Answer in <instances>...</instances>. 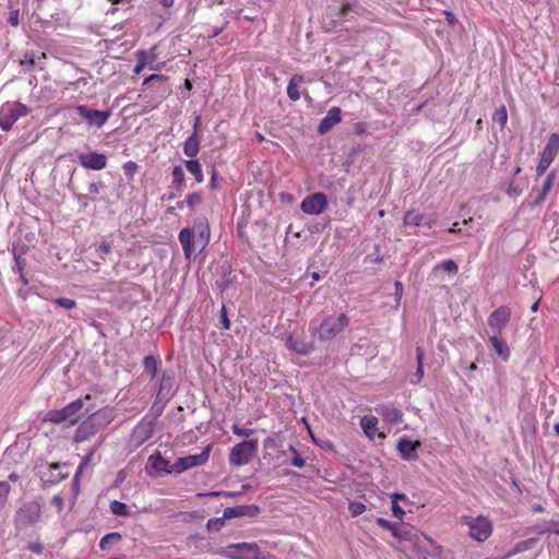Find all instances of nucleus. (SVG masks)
Listing matches in <instances>:
<instances>
[{
    "label": "nucleus",
    "mask_w": 559,
    "mask_h": 559,
    "mask_svg": "<svg viewBox=\"0 0 559 559\" xmlns=\"http://www.w3.org/2000/svg\"><path fill=\"white\" fill-rule=\"evenodd\" d=\"M10 492V485L7 481H0V509L4 507L8 495Z\"/></svg>",
    "instance_id": "49"
},
{
    "label": "nucleus",
    "mask_w": 559,
    "mask_h": 559,
    "mask_svg": "<svg viewBox=\"0 0 559 559\" xmlns=\"http://www.w3.org/2000/svg\"><path fill=\"white\" fill-rule=\"evenodd\" d=\"M114 420L112 408L105 407L92 413L86 420L82 421L73 437L76 443L88 440L96 435L102 428L108 426Z\"/></svg>",
    "instance_id": "1"
},
{
    "label": "nucleus",
    "mask_w": 559,
    "mask_h": 559,
    "mask_svg": "<svg viewBox=\"0 0 559 559\" xmlns=\"http://www.w3.org/2000/svg\"><path fill=\"white\" fill-rule=\"evenodd\" d=\"M377 524L382 527L383 530H386V531H390L391 534L393 533L395 526L397 523H394V522H391L386 519H383V518H378L376 520Z\"/></svg>",
    "instance_id": "54"
},
{
    "label": "nucleus",
    "mask_w": 559,
    "mask_h": 559,
    "mask_svg": "<svg viewBox=\"0 0 559 559\" xmlns=\"http://www.w3.org/2000/svg\"><path fill=\"white\" fill-rule=\"evenodd\" d=\"M555 179H556V173L550 171L543 182L542 191L548 194L555 183Z\"/></svg>",
    "instance_id": "47"
},
{
    "label": "nucleus",
    "mask_w": 559,
    "mask_h": 559,
    "mask_svg": "<svg viewBox=\"0 0 559 559\" xmlns=\"http://www.w3.org/2000/svg\"><path fill=\"white\" fill-rule=\"evenodd\" d=\"M78 114L87 122L88 126L102 128L109 119L110 111L90 108L85 105H79Z\"/></svg>",
    "instance_id": "15"
},
{
    "label": "nucleus",
    "mask_w": 559,
    "mask_h": 559,
    "mask_svg": "<svg viewBox=\"0 0 559 559\" xmlns=\"http://www.w3.org/2000/svg\"><path fill=\"white\" fill-rule=\"evenodd\" d=\"M169 401L170 400H159L158 395L155 396L150 409V413L153 415V418L151 419L153 423H155V420L163 414L165 406Z\"/></svg>",
    "instance_id": "36"
},
{
    "label": "nucleus",
    "mask_w": 559,
    "mask_h": 559,
    "mask_svg": "<svg viewBox=\"0 0 559 559\" xmlns=\"http://www.w3.org/2000/svg\"><path fill=\"white\" fill-rule=\"evenodd\" d=\"M367 510V507L362 502L350 501L348 503V511L353 518H357Z\"/></svg>",
    "instance_id": "44"
},
{
    "label": "nucleus",
    "mask_w": 559,
    "mask_h": 559,
    "mask_svg": "<svg viewBox=\"0 0 559 559\" xmlns=\"http://www.w3.org/2000/svg\"><path fill=\"white\" fill-rule=\"evenodd\" d=\"M439 270L455 275L459 271V266L453 260H445L435 266V271Z\"/></svg>",
    "instance_id": "39"
},
{
    "label": "nucleus",
    "mask_w": 559,
    "mask_h": 559,
    "mask_svg": "<svg viewBox=\"0 0 559 559\" xmlns=\"http://www.w3.org/2000/svg\"><path fill=\"white\" fill-rule=\"evenodd\" d=\"M154 431L153 420L143 418L134 428L133 433L140 438L142 442L152 438Z\"/></svg>",
    "instance_id": "22"
},
{
    "label": "nucleus",
    "mask_w": 559,
    "mask_h": 559,
    "mask_svg": "<svg viewBox=\"0 0 559 559\" xmlns=\"http://www.w3.org/2000/svg\"><path fill=\"white\" fill-rule=\"evenodd\" d=\"M539 540L538 537H531L521 542H518L515 546L509 550L506 555L501 557V559L510 558L516 554L523 552L525 550L532 549L535 547L537 542Z\"/></svg>",
    "instance_id": "26"
},
{
    "label": "nucleus",
    "mask_w": 559,
    "mask_h": 559,
    "mask_svg": "<svg viewBox=\"0 0 559 559\" xmlns=\"http://www.w3.org/2000/svg\"><path fill=\"white\" fill-rule=\"evenodd\" d=\"M551 163H552V160L547 159L546 157L540 155L539 163L536 167L537 176H542L547 170V168L550 166Z\"/></svg>",
    "instance_id": "53"
},
{
    "label": "nucleus",
    "mask_w": 559,
    "mask_h": 559,
    "mask_svg": "<svg viewBox=\"0 0 559 559\" xmlns=\"http://www.w3.org/2000/svg\"><path fill=\"white\" fill-rule=\"evenodd\" d=\"M83 407V399H76L61 409H51L46 413L44 421L52 424L68 423L72 426L79 421L78 413Z\"/></svg>",
    "instance_id": "4"
},
{
    "label": "nucleus",
    "mask_w": 559,
    "mask_h": 559,
    "mask_svg": "<svg viewBox=\"0 0 559 559\" xmlns=\"http://www.w3.org/2000/svg\"><path fill=\"white\" fill-rule=\"evenodd\" d=\"M423 214L415 210L407 211L404 215V225L406 227H418L423 224Z\"/></svg>",
    "instance_id": "31"
},
{
    "label": "nucleus",
    "mask_w": 559,
    "mask_h": 559,
    "mask_svg": "<svg viewBox=\"0 0 559 559\" xmlns=\"http://www.w3.org/2000/svg\"><path fill=\"white\" fill-rule=\"evenodd\" d=\"M122 539V535L119 532H112L103 536L99 540V548L102 550H109L111 547Z\"/></svg>",
    "instance_id": "30"
},
{
    "label": "nucleus",
    "mask_w": 559,
    "mask_h": 559,
    "mask_svg": "<svg viewBox=\"0 0 559 559\" xmlns=\"http://www.w3.org/2000/svg\"><path fill=\"white\" fill-rule=\"evenodd\" d=\"M364 432L369 437L373 438L377 431L378 418L374 416H364L360 420Z\"/></svg>",
    "instance_id": "29"
},
{
    "label": "nucleus",
    "mask_w": 559,
    "mask_h": 559,
    "mask_svg": "<svg viewBox=\"0 0 559 559\" xmlns=\"http://www.w3.org/2000/svg\"><path fill=\"white\" fill-rule=\"evenodd\" d=\"M383 417L389 423L397 424L402 421L403 413L396 407H385Z\"/></svg>",
    "instance_id": "38"
},
{
    "label": "nucleus",
    "mask_w": 559,
    "mask_h": 559,
    "mask_svg": "<svg viewBox=\"0 0 559 559\" xmlns=\"http://www.w3.org/2000/svg\"><path fill=\"white\" fill-rule=\"evenodd\" d=\"M558 152H559V134L551 133L548 138V141H547L545 147L543 148L542 156L554 162Z\"/></svg>",
    "instance_id": "23"
},
{
    "label": "nucleus",
    "mask_w": 559,
    "mask_h": 559,
    "mask_svg": "<svg viewBox=\"0 0 559 559\" xmlns=\"http://www.w3.org/2000/svg\"><path fill=\"white\" fill-rule=\"evenodd\" d=\"M258 451V439H249L234 445L229 453V463L234 466L248 464Z\"/></svg>",
    "instance_id": "7"
},
{
    "label": "nucleus",
    "mask_w": 559,
    "mask_h": 559,
    "mask_svg": "<svg viewBox=\"0 0 559 559\" xmlns=\"http://www.w3.org/2000/svg\"><path fill=\"white\" fill-rule=\"evenodd\" d=\"M463 520L468 526V535L477 542H485L492 533V523L485 516H465Z\"/></svg>",
    "instance_id": "9"
},
{
    "label": "nucleus",
    "mask_w": 559,
    "mask_h": 559,
    "mask_svg": "<svg viewBox=\"0 0 559 559\" xmlns=\"http://www.w3.org/2000/svg\"><path fill=\"white\" fill-rule=\"evenodd\" d=\"M158 357L154 355H147L143 359L144 371L154 378L157 373Z\"/></svg>",
    "instance_id": "32"
},
{
    "label": "nucleus",
    "mask_w": 559,
    "mask_h": 559,
    "mask_svg": "<svg viewBox=\"0 0 559 559\" xmlns=\"http://www.w3.org/2000/svg\"><path fill=\"white\" fill-rule=\"evenodd\" d=\"M109 508L111 513L117 516L128 518L131 514L129 507L118 500H112L109 504Z\"/></svg>",
    "instance_id": "34"
},
{
    "label": "nucleus",
    "mask_w": 559,
    "mask_h": 559,
    "mask_svg": "<svg viewBox=\"0 0 559 559\" xmlns=\"http://www.w3.org/2000/svg\"><path fill=\"white\" fill-rule=\"evenodd\" d=\"M493 121L503 128L508 121V112L506 106L498 108L492 117Z\"/></svg>",
    "instance_id": "45"
},
{
    "label": "nucleus",
    "mask_w": 559,
    "mask_h": 559,
    "mask_svg": "<svg viewBox=\"0 0 559 559\" xmlns=\"http://www.w3.org/2000/svg\"><path fill=\"white\" fill-rule=\"evenodd\" d=\"M173 464L163 457L159 451H155L147 459L145 472L151 477H158L162 474H174Z\"/></svg>",
    "instance_id": "12"
},
{
    "label": "nucleus",
    "mask_w": 559,
    "mask_h": 559,
    "mask_svg": "<svg viewBox=\"0 0 559 559\" xmlns=\"http://www.w3.org/2000/svg\"><path fill=\"white\" fill-rule=\"evenodd\" d=\"M221 324H222V328L225 330L229 329V325H230L228 317H227L226 307L224 305L222 306V309H221Z\"/></svg>",
    "instance_id": "60"
},
{
    "label": "nucleus",
    "mask_w": 559,
    "mask_h": 559,
    "mask_svg": "<svg viewBox=\"0 0 559 559\" xmlns=\"http://www.w3.org/2000/svg\"><path fill=\"white\" fill-rule=\"evenodd\" d=\"M392 536L400 540H409L413 543H414V538H416V540H418V537L413 533L412 526L404 522L396 524V526L392 533Z\"/></svg>",
    "instance_id": "24"
},
{
    "label": "nucleus",
    "mask_w": 559,
    "mask_h": 559,
    "mask_svg": "<svg viewBox=\"0 0 559 559\" xmlns=\"http://www.w3.org/2000/svg\"><path fill=\"white\" fill-rule=\"evenodd\" d=\"M199 151H200V139L195 132H192V134L185 141L183 153L190 159H197L195 157L199 154Z\"/></svg>",
    "instance_id": "25"
},
{
    "label": "nucleus",
    "mask_w": 559,
    "mask_h": 559,
    "mask_svg": "<svg viewBox=\"0 0 559 559\" xmlns=\"http://www.w3.org/2000/svg\"><path fill=\"white\" fill-rule=\"evenodd\" d=\"M111 242H108V241H103L98 245L96 251L99 253V254H107L111 251Z\"/></svg>",
    "instance_id": "61"
},
{
    "label": "nucleus",
    "mask_w": 559,
    "mask_h": 559,
    "mask_svg": "<svg viewBox=\"0 0 559 559\" xmlns=\"http://www.w3.org/2000/svg\"><path fill=\"white\" fill-rule=\"evenodd\" d=\"M177 392L176 374L173 369H165L162 372L157 383V392L159 400H171Z\"/></svg>",
    "instance_id": "13"
},
{
    "label": "nucleus",
    "mask_w": 559,
    "mask_h": 559,
    "mask_svg": "<svg viewBox=\"0 0 559 559\" xmlns=\"http://www.w3.org/2000/svg\"><path fill=\"white\" fill-rule=\"evenodd\" d=\"M292 360L299 366H307L306 357L310 352H294Z\"/></svg>",
    "instance_id": "55"
},
{
    "label": "nucleus",
    "mask_w": 559,
    "mask_h": 559,
    "mask_svg": "<svg viewBox=\"0 0 559 559\" xmlns=\"http://www.w3.org/2000/svg\"><path fill=\"white\" fill-rule=\"evenodd\" d=\"M41 513L40 504L36 501L24 503L15 513V528L22 531L38 522Z\"/></svg>",
    "instance_id": "8"
},
{
    "label": "nucleus",
    "mask_w": 559,
    "mask_h": 559,
    "mask_svg": "<svg viewBox=\"0 0 559 559\" xmlns=\"http://www.w3.org/2000/svg\"><path fill=\"white\" fill-rule=\"evenodd\" d=\"M281 432H276L273 436H270L263 440V447L265 449H278L280 444L277 442V438L280 437Z\"/></svg>",
    "instance_id": "48"
},
{
    "label": "nucleus",
    "mask_w": 559,
    "mask_h": 559,
    "mask_svg": "<svg viewBox=\"0 0 559 559\" xmlns=\"http://www.w3.org/2000/svg\"><path fill=\"white\" fill-rule=\"evenodd\" d=\"M424 357H425V352H417V357H416L417 369H416V372L409 379V382L413 384L419 383L424 377V365H423Z\"/></svg>",
    "instance_id": "35"
},
{
    "label": "nucleus",
    "mask_w": 559,
    "mask_h": 559,
    "mask_svg": "<svg viewBox=\"0 0 559 559\" xmlns=\"http://www.w3.org/2000/svg\"><path fill=\"white\" fill-rule=\"evenodd\" d=\"M260 514V507L257 504H245V506H235L228 507L225 509V518L235 519V518H255Z\"/></svg>",
    "instance_id": "19"
},
{
    "label": "nucleus",
    "mask_w": 559,
    "mask_h": 559,
    "mask_svg": "<svg viewBox=\"0 0 559 559\" xmlns=\"http://www.w3.org/2000/svg\"><path fill=\"white\" fill-rule=\"evenodd\" d=\"M173 188L180 191L185 187V173L181 166L177 165L173 168Z\"/></svg>",
    "instance_id": "33"
},
{
    "label": "nucleus",
    "mask_w": 559,
    "mask_h": 559,
    "mask_svg": "<svg viewBox=\"0 0 559 559\" xmlns=\"http://www.w3.org/2000/svg\"><path fill=\"white\" fill-rule=\"evenodd\" d=\"M78 162L85 169L102 170L107 166V156L98 152L80 153Z\"/></svg>",
    "instance_id": "17"
},
{
    "label": "nucleus",
    "mask_w": 559,
    "mask_h": 559,
    "mask_svg": "<svg viewBox=\"0 0 559 559\" xmlns=\"http://www.w3.org/2000/svg\"><path fill=\"white\" fill-rule=\"evenodd\" d=\"M127 477V473L124 469H120L118 473H117V476H116V479L112 484L114 487L118 488L120 487V485L124 481Z\"/></svg>",
    "instance_id": "63"
},
{
    "label": "nucleus",
    "mask_w": 559,
    "mask_h": 559,
    "mask_svg": "<svg viewBox=\"0 0 559 559\" xmlns=\"http://www.w3.org/2000/svg\"><path fill=\"white\" fill-rule=\"evenodd\" d=\"M329 10L334 12L338 19H348L352 13L358 14L361 5L358 0H333Z\"/></svg>",
    "instance_id": "18"
},
{
    "label": "nucleus",
    "mask_w": 559,
    "mask_h": 559,
    "mask_svg": "<svg viewBox=\"0 0 559 559\" xmlns=\"http://www.w3.org/2000/svg\"><path fill=\"white\" fill-rule=\"evenodd\" d=\"M187 206L194 207L202 202V195L199 192L190 193L186 197Z\"/></svg>",
    "instance_id": "52"
},
{
    "label": "nucleus",
    "mask_w": 559,
    "mask_h": 559,
    "mask_svg": "<svg viewBox=\"0 0 559 559\" xmlns=\"http://www.w3.org/2000/svg\"><path fill=\"white\" fill-rule=\"evenodd\" d=\"M511 309L508 306H500L487 318V333L493 349H504L506 342L502 338V331L511 320Z\"/></svg>",
    "instance_id": "2"
},
{
    "label": "nucleus",
    "mask_w": 559,
    "mask_h": 559,
    "mask_svg": "<svg viewBox=\"0 0 559 559\" xmlns=\"http://www.w3.org/2000/svg\"><path fill=\"white\" fill-rule=\"evenodd\" d=\"M185 166L187 170L194 176V179L198 183L204 181L202 166L198 159H188L185 162Z\"/></svg>",
    "instance_id": "28"
},
{
    "label": "nucleus",
    "mask_w": 559,
    "mask_h": 559,
    "mask_svg": "<svg viewBox=\"0 0 559 559\" xmlns=\"http://www.w3.org/2000/svg\"><path fill=\"white\" fill-rule=\"evenodd\" d=\"M97 449H98V445H94L88 451V453L82 459V461L80 462L79 467L76 469V473H79V475H82L84 469L91 464L93 456L96 453Z\"/></svg>",
    "instance_id": "40"
},
{
    "label": "nucleus",
    "mask_w": 559,
    "mask_h": 559,
    "mask_svg": "<svg viewBox=\"0 0 559 559\" xmlns=\"http://www.w3.org/2000/svg\"><path fill=\"white\" fill-rule=\"evenodd\" d=\"M70 463H51L47 472L40 475V481L43 488L51 487L63 479L69 477L68 471H62L63 467H69Z\"/></svg>",
    "instance_id": "14"
},
{
    "label": "nucleus",
    "mask_w": 559,
    "mask_h": 559,
    "mask_svg": "<svg viewBox=\"0 0 559 559\" xmlns=\"http://www.w3.org/2000/svg\"><path fill=\"white\" fill-rule=\"evenodd\" d=\"M443 14L449 26L453 27L457 23V19L453 12L445 10L443 11Z\"/></svg>",
    "instance_id": "62"
},
{
    "label": "nucleus",
    "mask_w": 559,
    "mask_h": 559,
    "mask_svg": "<svg viewBox=\"0 0 559 559\" xmlns=\"http://www.w3.org/2000/svg\"><path fill=\"white\" fill-rule=\"evenodd\" d=\"M55 302L64 308V309H68V310H71L73 308H75L76 304H75V300L74 299H71V298H67V297H60V298H57L55 300Z\"/></svg>",
    "instance_id": "50"
},
{
    "label": "nucleus",
    "mask_w": 559,
    "mask_h": 559,
    "mask_svg": "<svg viewBox=\"0 0 559 559\" xmlns=\"http://www.w3.org/2000/svg\"><path fill=\"white\" fill-rule=\"evenodd\" d=\"M304 76L302 75H294L290 78L288 85H287V96L290 100L297 102L300 99V93L298 90V86L304 83Z\"/></svg>",
    "instance_id": "27"
},
{
    "label": "nucleus",
    "mask_w": 559,
    "mask_h": 559,
    "mask_svg": "<svg viewBox=\"0 0 559 559\" xmlns=\"http://www.w3.org/2000/svg\"><path fill=\"white\" fill-rule=\"evenodd\" d=\"M288 451L293 454V459L290 461V464L295 467H304L306 465L305 459L301 457L299 451L295 448V445L289 444Z\"/></svg>",
    "instance_id": "42"
},
{
    "label": "nucleus",
    "mask_w": 559,
    "mask_h": 559,
    "mask_svg": "<svg viewBox=\"0 0 559 559\" xmlns=\"http://www.w3.org/2000/svg\"><path fill=\"white\" fill-rule=\"evenodd\" d=\"M230 559H276L269 551H261L257 543L230 544L225 550L214 551Z\"/></svg>",
    "instance_id": "3"
},
{
    "label": "nucleus",
    "mask_w": 559,
    "mask_h": 559,
    "mask_svg": "<svg viewBox=\"0 0 559 559\" xmlns=\"http://www.w3.org/2000/svg\"><path fill=\"white\" fill-rule=\"evenodd\" d=\"M547 193L543 192L542 190L538 192V194L535 197L533 202L530 204L532 209L539 206L547 198Z\"/></svg>",
    "instance_id": "59"
},
{
    "label": "nucleus",
    "mask_w": 559,
    "mask_h": 559,
    "mask_svg": "<svg viewBox=\"0 0 559 559\" xmlns=\"http://www.w3.org/2000/svg\"><path fill=\"white\" fill-rule=\"evenodd\" d=\"M227 520H230L229 518H225V510L223 511V515L219 518H212L206 523V528L210 532H219L224 526Z\"/></svg>",
    "instance_id": "37"
},
{
    "label": "nucleus",
    "mask_w": 559,
    "mask_h": 559,
    "mask_svg": "<svg viewBox=\"0 0 559 559\" xmlns=\"http://www.w3.org/2000/svg\"><path fill=\"white\" fill-rule=\"evenodd\" d=\"M429 551L418 544L417 540L413 543V559H429Z\"/></svg>",
    "instance_id": "43"
},
{
    "label": "nucleus",
    "mask_w": 559,
    "mask_h": 559,
    "mask_svg": "<svg viewBox=\"0 0 559 559\" xmlns=\"http://www.w3.org/2000/svg\"><path fill=\"white\" fill-rule=\"evenodd\" d=\"M14 261H15V267H13V270L14 271L16 270L17 273H22L24 265H25L24 260L22 259L21 255L14 253Z\"/></svg>",
    "instance_id": "64"
},
{
    "label": "nucleus",
    "mask_w": 559,
    "mask_h": 559,
    "mask_svg": "<svg viewBox=\"0 0 559 559\" xmlns=\"http://www.w3.org/2000/svg\"><path fill=\"white\" fill-rule=\"evenodd\" d=\"M308 431H309V435H310V438H311V441L320 447L321 449H324V450H330V451H333L334 450V444L332 441L328 440V439H320V438H317L314 436V433L311 431V429L308 427Z\"/></svg>",
    "instance_id": "41"
},
{
    "label": "nucleus",
    "mask_w": 559,
    "mask_h": 559,
    "mask_svg": "<svg viewBox=\"0 0 559 559\" xmlns=\"http://www.w3.org/2000/svg\"><path fill=\"white\" fill-rule=\"evenodd\" d=\"M31 109L19 102L5 103L0 108V128L3 131L11 130L12 126L22 117L27 116Z\"/></svg>",
    "instance_id": "5"
},
{
    "label": "nucleus",
    "mask_w": 559,
    "mask_h": 559,
    "mask_svg": "<svg viewBox=\"0 0 559 559\" xmlns=\"http://www.w3.org/2000/svg\"><path fill=\"white\" fill-rule=\"evenodd\" d=\"M391 511H392V515L400 520H402L405 514V511L399 503H396V501H392Z\"/></svg>",
    "instance_id": "57"
},
{
    "label": "nucleus",
    "mask_w": 559,
    "mask_h": 559,
    "mask_svg": "<svg viewBox=\"0 0 559 559\" xmlns=\"http://www.w3.org/2000/svg\"><path fill=\"white\" fill-rule=\"evenodd\" d=\"M26 549L34 554L41 555L45 548L41 543H28Z\"/></svg>",
    "instance_id": "58"
},
{
    "label": "nucleus",
    "mask_w": 559,
    "mask_h": 559,
    "mask_svg": "<svg viewBox=\"0 0 559 559\" xmlns=\"http://www.w3.org/2000/svg\"><path fill=\"white\" fill-rule=\"evenodd\" d=\"M328 198L323 192H314L307 195L300 204V209L308 215H320L328 209Z\"/></svg>",
    "instance_id": "11"
},
{
    "label": "nucleus",
    "mask_w": 559,
    "mask_h": 559,
    "mask_svg": "<svg viewBox=\"0 0 559 559\" xmlns=\"http://www.w3.org/2000/svg\"><path fill=\"white\" fill-rule=\"evenodd\" d=\"M122 168H123V173H124L126 177L129 179H132L134 177V174L138 170V165H136V163L129 160L123 164Z\"/></svg>",
    "instance_id": "46"
},
{
    "label": "nucleus",
    "mask_w": 559,
    "mask_h": 559,
    "mask_svg": "<svg viewBox=\"0 0 559 559\" xmlns=\"http://www.w3.org/2000/svg\"><path fill=\"white\" fill-rule=\"evenodd\" d=\"M349 323L346 314L342 313L337 317H326L317 329L318 337L321 341L333 340L341 331H343Z\"/></svg>",
    "instance_id": "6"
},
{
    "label": "nucleus",
    "mask_w": 559,
    "mask_h": 559,
    "mask_svg": "<svg viewBox=\"0 0 559 559\" xmlns=\"http://www.w3.org/2000/svg\"><path fill=\"white\" fill-rule=\"evenodd\" d=\"M342 121V110L338 107H332L326 116L320 121L318 132L320 134L328 133L333 127Z\"/></svg>",
    "instance_id": "20"
},
{
    "label": "nucleus",
    "mask_w": 559,
    "mask_h": 559,
    "mask_svg": "<svg viewBox=\"0 0 559 559\" xmlns=\"http://www.w3.org/2000/svg\"><path fill=\"white\" fill-rule=\"evenodd\" d=\"M420 447V441L403 436L397 440L396 450L403 461L415 462L419 459L418 450Z\"/></svg>",
    "instance_id": "16"
},
{
    "label": "nucleus",
    "mask_w": 559,
    "mask_h": 559,
    "mask_svg": "<svg viewBox=\"0 0 559 559\" xmlns=\"http://www.w3.org/2000/svg\"><path fill=\"white\" fill-rule=\"evenodd\" d=\"M212 450V444H207L199 454L188 455L179 457L176 463L173 464L174 474H180L189 468L204 465L209 459Z\"/></svg>",
    "instance_id": "10"
},
{
    "label": "nucleus",
    "mask_w": 559,
    "mask_h": 559,
    "mask_svg": "<svg viewBox=\"0 0 559 559\" xmlns=\"http://www.w3.org/2000/svg\"><path fill=\"white\" fill-rule=\"evenodd\" d=\"M239 492H231V491H211L206 493H198L199 497H218V496H226V497H236L239 496Z\"/></svg>",
    "instance_id": "56"
},
{
    "label": "nucleus",
    "mask_w": 559,
    "mask_h": 559,
    "mask_svg": "<svg viewBox=\"0 0 559 559\" xmlns=\"http://www.w3.org/2000/svg\"><path fill=\"white\" fill-rule=\"evenodd\" d=\"M178 238L181 243L185 257L190 259L193 253V230L190 228H183L180 230Z\"/></svg>",
    "instance_id": "21"
},
{
    "label": "nucleus",
    "mask_w": 559,
    "mask_h": 559,
    "mask_svg": "<svg viewBox=\"0 0 559 559\" xmlns=\"http://www.w3.org/2000/svg\"><path fill=\"white\" fill-rule=\"evenodd\" d=\"M231 430L233 432L238 436V437H250L251 435H253L255 432V429H251V428H241L239 427L238 425H234L231 427Z\"/></svg>",
    "instance_id": "51"
}]
</instances>
